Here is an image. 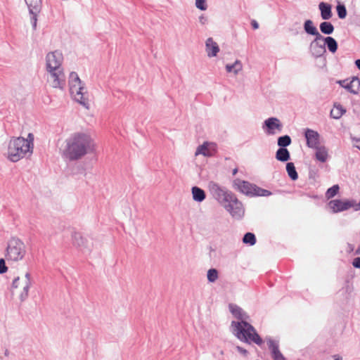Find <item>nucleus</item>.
I'll return each instance as SVG.
<instances>
[{
	"instance_id": "1",
	"label": "nucleus",
	"mask_w": 360,
	"mask_h": 360,
	"mask_svg": "<svg viewBox=\"0 0 360 360\" xmlns=\"http://www.w3.org/2000/svg\"><path fill=\"white\" fill-rule=\"evenodd\" d=\"M229 309L231 314L240 321H233L231 327L233 333L242 342L250 344L255 342L257 345L263 343L262 338L257 333L255 328L245 319L248 317L243 309L233 304H229Z\"/></svg>"
},
{
	"instance_id": "2",
	"label": "nucleus",
	"mask_w": 360,
	"mask_h": 360,
	"mask_svg": "<svg viewBox=\"0 0 360 360\" xmlns=\"http://www.w3.org/2000/svg\"><path fill=\"white\" fill-rule=\"evenodd\" d=\"M208 188L213 198L222 205L233 218H242L244 215L243 206L234 193L213 181L208 183Z\"/></svg>"
},
{
	"instance_id": "3",
	"label": "nucleus",
	"mask_w": 360,
	"mask_h": 360,
	"mask_svg": "<svg viewBox=\"0 0 360 360\" xmlns=\"http://www.w3.org/2000/svg\"><path fill=\"white\" fill-rule=\"evenodd\" d=\"M94 142L91 136L83 132H77L67 139L63 154L70 161L81 159L94 150Z\"/></svg>"
},
{
	"instance_id": "4",
	"label": "nucleus",
	"mask_w": 360,
	"mask_h": 360,
	"mask_svg": "<svg viewBox=\"0 0 360 360\" xmlns=\"http://www.w3.org/2000/svg\"><path fill=\"white\" fill-rule=\"evenodd\" d=\"M33 150H31L29 144H26V140L22 136L12 137L8 146V159L16 162L25 158L27 154L30 155Z\"/></svg>"
},
{
	"instance_id": "5",
	"label": "nucleus",
	"mask_w": 360,
	"mask_h": 360,
	"mask_svg": "<svg viewBox=\"0 0 360 360\" xmlns=\"http://www.w3.org/2000/svg\"><path fill=\"white\" fill-rule=\"evenodd\" d=\"M25 254V245L20 238L12 237L8 240L5 253V257L8 262L20 261Z\"/></svg>"
},
{
	"instance_id": "6",
	"label": "nucleus",
	"mask_w": 360,
	"mask_h": 360,
	"mask_svg": "<svg viewBox=\"0 0 360 360\" xmlns=\"http://www.w3.org/2000/svg\"><path fill=\"white\" fill-rule=\"evenodd\" d=\"M69 86L70 93L75 98V101L84 106H86L87 103L84 98V92L83 91L84 87L77 72H70L69 76Z\"/></svg>"
},
{
	"instance_id": "7",
	"label": "nucleus",
	"mask_w": 360,
	"mask_h": 360,
	"mask_svg": "<svg viewBox=\"0 0 360 360\" xmlns=\"http://www.w3.org/2000/svg\"><path fill=\"white\" fill-rule=\"evenodd\" d=\"M30 15V21L34 30H37V16L41 11V0H25Z\"/></svg>"
},
{
	"instance_id": "8",
	"label": "nucleus",
	"mask_w": 360,
	"mask_h": 360,
	"mask_svg": "<svg viewBox=\"0 0 360 360\" xmlns=\"http://www.w3.org/2000/svg\"><path fill=\"white\" fill-rule=\"evenodd\" d=\"M63 60V54L60 51H55L49 53L46 57L47 71H59V69L61 68Z\"/></svg>"
},
{
	"instance_id": "9",
	"label": "nucleus",
	"mask_w": 360,
	"mask_h": 360,
	"mask_svg": "<svg viewBox=\"0 0 360 360\" xmlns=\"http://www.w3.org/2000/svg\"><path fill=\"white\" fill-rule=\"evenodd\" d=\"M72 245L79 248L84 252H91L92 250V243H89L88 240L83 237L81 233L73 231L72 233Z\"/></svg>"
},
{
	"instance_id": "10",
	"label": "nucleus",
	"mask_w": 360,
	"mask_h": 360,
	"mask_svg": "<svg viewBox=\"0 0 360 360\" xmlns=\"http://www.w3.org/2000/svg\"><path fill=\"white\" fill-rule=\"evenodd\" d=\"M262 128L268 135H274L278 132H281L283 130V124L280 120L275 117H271L265 120Z\"/></svg>"
},
{
	"instance_id": "11",
	"label": "nucleus",
	"mask_w": 360,
	"mask_h": 360,
	"mask_svg": "<svg viewBox=\"0 0 360 360\" xmlns=\"http://www.w3.org/2000/svg\"><path fill=\"white\" fill-rule=\"evenodd\" d=\"M328 205L333 213H338L347 210L351 207L354 209V200H345L344 201L339 199L331 200Z\"/></svg>"
},
{
	"instance_id": "12",
	"label": "nucleus",
	"mask_w": 360,
	"mask_h": 360,
	"mask_svg": "<svg viewBox=\"0 0 360 360\" xmlns=\"http://www.w3.org/2000/svg\"><path fill=\"white\" fill-rule=\"evenodd\" d=\"M323 36L317 37L310 43L309 51L314 58L323 57L326 53L325 44L320 43L322 41Z\"/></svg>"
},
{
	"instance_id": "13",
	"label": "nucleus",
	"mask_w": 360,
	"mask_h": 360,
	"mask_svg": "<svg viewBox=\"0 0 360 360\" xmlns=\"http://www.w3.org/2000/svg\"><path fill=\"white\" fill-rule=\"evenodd\" d=\"M254 185V184H251L249 181L239 179H235L233 181V186L236 189L250 197H252L253 189L255 188Z\"/></svg>"
},
{
	"instance_id": "14",
	"label": "nucleus",
	"mask_w": 360,
	"mask_h": 360,
	"mask_svg": "<svg viewBox=\"0 0 360 360\" xmlns=\"http://www.w3.org/2000/svg\"><path fill=\"white\" fill-rule=\"evenodd\" d=\"M266 340L273 360H286L279 349L278 341L274 340L271 338H266Z\"/></svg>"
},
{
	"instance_id": "15",
	"label": "nucleus",
	"mask_w": 360,
	"mask_h": 360,
	"mask_svg": "<svg viewBox=\"0 0 360 360\" xmlns=\"http://www.w3.org/2000/svg\"><path fill=\"white\" fill-rule=\"evenodd\" d=\"M307 140V146L309 148H315L319 146V134L311 129H307L304 132Z\"/></svg>"
},
{
	"instance_id": "16",
	"label": "nucleus",
	"mask_w": 360,
	"mask_h": 360,
	"mask_svg": "<svg viewBox=\"0 0 360 360\" xmlns=\"http://www.w3.org/2000/svg\"><path fill=\"white\" fill-rule=\"evenodd\" d=\"M51 76L53 78L52 86L53 88H59L63 89L65 85V75L61 68L58 70L48 71Z\"/></svg>"
},
{
	"instance_id": "17",
	"label": "nucleus",
	"mask_w": 360,
	"mask_h": 360,
	"mask_svg": "<svg viewBox=\"0 0 360 360\" xmlns=\"http://www.w3.org/2000/svg\"><path fill=\"white\" fill-rule=\"evenodd\" d=\"M32 279L30 272H27L25 275V281L23 282L22 290L19 295L20 302H25L29 296V290L32 285Z\"/></svg>"
},
{
	"instance_id": "18",
	"label": "nucleus",
	"mask_w": 360,
	"mask_h": 360,
	"mask_svg": "<svg viewBox=\"0 0 360 360\" xmlns=\"http://www.w3.org/2000/svg\"><path fill=\"white\" fill-rule=\"evenodd\" d=\"M205 51L207 56L210 58L217 56L219 52V47L217 42L213 41L212 37H209L205 41Z\"/></svg>"
},
{
	"instance_id": "19",
	"label": "nucleus",
	"mask_w": 360,
	"mask_h": 360,
	"mask_svg": "<svg viewBox=\"0 0 360 360\" xmlns=\"http://www.w3.org/2000/svg\"><path fill=\"white\" fill-rule=\"evenodd\" d=\"M319 8L321 12V17L323 20H328L332 18V6L330 4L322 1L319 3Z\"/></svg>"
},
{
	"instance_id": "20",
	"label": "nucleus",
	"mask_w": 360,
	"mask_h": 360,
	"mask_svg": "<svg viewBox=\"0 0 360 360\" xmlns=\"http://www.w3.org/2000/svg\"><path fill=\"white\" fill-rule=\"evenodd\" d=\"M304 32L309 35L314 36L315 38L317 37L322 36L317 28L314 26V22L311 20H306L303 25Z\"/></svg>"
},
{
	"instance_id": "21",
	"label": "nucleus",
	"mask_w": 360,
	"mask_h": 360,
	"mask_svg": "<svg viewBox=\"0 0 360 360\" xmlns=\"http://www.w3.org/2000/svg\"><path fill=\"white\" fill-rule=\"evenodd\" d=\"M346 89L353 94H358L360 91V79L358 77H353L352 80L347 83Z\"/></svg>"
},
{
	"instance_id": "22",
	"label": "nucleus",
	"mask_w": 360,
	"mask_h": 360,
	"mask_svg": "<svg viewBox=\"0 0 360 360\" xmlns=\"http://www.w3.org/2000/svg\"><path fill=\"white\" fill-rule=\"evenodd\" d=\"M322 41H323L325 47L327 46L330 52L335 53L337 51L338 49V44L333 37L323 36Z\"/></svg>"
},
{
	"instance_id": "23",
	"label": "nucleus",
	"mask_w": 360,
	"mask_h": 360,
	"mask_svg": "<svg viewBox=\"0 0 360 360\" xmlns=\"http://www.w3.org/2000/svg\"><path fill=\"white\" fill-rule=\"evenodd\" d=\"M191 193L193 199L195 202H201L206 198L205 191L196 186L192 187Z\"/></svg>"
},
{
	"instance_id": "24",
	"label": "nucleus",
	"mask_w": 360,
	"mask_h": 360,
	"mask_svg": "<svg viewBox=\"0 0 360 360\" xmlns=\"http://www.w3.org/2000/svg\"><path fill=\"white\" fill-rule=\"evenodd\" d=\"M276 158L280 162H287L290 159V154L286 148H279L276 153Z\"/></svg>"
},
{
	"instance_id": "25",
	"label": "nucleus",
	"mask_w": 360,
	"mask_h": 360,
	"mask_svg": "<svg viewBox=\"0 0 360 360\" xmlns=\"http://www.w3.org/2000/svg\"><path fill=\"white\" fill-rule=\"evenodd\" d=\"M346 112V109L340 103L334 104V109L330 111V117L333 119H340Z\"/></svg>"
},
{
	"instance_id": "26",
	"label": "nucleus",
	"mask_w": 360,
	"mask_h": 360,
	"mask_svg": "<svg viewBox=\"0 0 360 360\" xmlns=\"http://www.w3.org/2000/svg\"><path fill=\"white\" fill-rule=\"evenodd\" d=\"M315 149L316 150L315 153L316 160L321 162H326L328 157V150L326 148L325 146H318L317 148H315Z\"/></svg>"
},
{
	"instance_id": "27",
	"label": "nucleus",
	"mask_w": 360,
	"mask_h": 360,
	"mask_svg": "<svg viewBox=\"0 0 360 360\" xmlns=\"http://www.w3.org/2000/svg\"><path fill=\"white\" fill-rule=\"evenodd\" d=\"M243 68L241 62L239 60H236L233 64H226V70L228 72H233L234 75H237Z\"/></svg>"
},
{
	"instance_id": "28",
	"label": "nucleus",
	"mask_w": 360,
	"mask_h": 360,
	"mask_svg": "<svg viewBox=\"0 0 360 360\" xmlns=\"http://www.w3.org/2000/svg\"><path fill=\"white\" fill-rule=\"evenodd\" d=\"M319 29L321 33L324 34H331L334 32V26L330 22L324 21L319 25Z\"/></svg>"
},
{
	"instance_id": "29",
	"label": "nucleus",
	"mask_w": 360,
	"mask_h": 360,
	"mask_svg": "<svg viewBox=\"0 0 360 360\" xmlns=\"http://www.w3.org/2000/svg\"><path fill=\"white\" fill-rule=\"evenodd\" d=\"M285 168L290 179L296 181L298 179V174L296 171L294 163L291 162H287Z\"/></svg>"
},
{
	"instance_id": "30",
	"label": "nucleus",
	"mask_w": 360,
	"mask_h": 360,
	"mask_svg": "<svg viewBox=\"0 0 360 360\" xmlns=\"http://www.w3.org/2000/svg\"><path fill=\"white\" fill-rule=\"evenodd\" d=\"M253 193L252 197L253 196H269L272 194V193L266 189L262 188L257 186L254 185Z\"/></svg>"
},
{
	"instance_id": "31",
	"label": "nucleus",
	"mask_w": 360,
	"mask_h": 360,
	"mask_svg": "<svg viewBox=\"0 0 360 360\" xmlns=\"http://www.w3.org/2000/svg\"><path fill=\"white\" fill-rule=\"evenodd\" d=\"M292 143V139L289 135L279 136L277 140V144L279 148H286Z\"/></svg>"
},
{
	"instance_id": "32",
	"label": "nucleus",
	"mask_w": 360,
	"mask_h": 360,
	"mask_svg": "<svg viewBox=\"0 0 360 360\" xmlns=\"http://www.w3.org/2000/svg\"><path fill=\"white\" fill-rule=\"evenodd\" d=\"M257 242L256 236L253 233L248 232L243 238V243L249 245H254Z\"/></svg>"
},
{
	"instance_id": "33",
	"label": "nucleus",
	"mask_w": 360,
	"mask_h": 360,
	"mask_svg": "<svg viewBox=\"0 0 360 360\" xmlns=\"http://www.w3.org/2000/svg\"><path fill=\"white\" fill-rule=\"evenodd\" d=\"M336 11L338 16L340 19H345L346 18L347 11L344 4L338 2V5L336 6Z\"/></svg>"
},
{
	"instance_id": "34",
	"label": "nucleus",
	"mask_w": 360,
	"mask_h": 360,
	"mask_svg": "<svg viewBox=\"0 0 360 360\" xmlns=\"http://www.w3.org/2000/svg\"><path fill=\"white\" fill-rule=\"evenodd\" d=\"M340 186L338 184L333 185L326 192V198L329 200L335 197L339 192Z\"/></svg>"
},
{
	"instance_id": "35",
	"label": "nucleus",
	"mask_w": 360,
	"mask_h": 360,
	"mask_svg": "<svg viewBox=\"0 0 360 360\" xmlns=\"http://www.w3.org/2000/svg\"><path fill=\"white\" fill-rule=\"evenodd\" d=\"M207 281L210 283H214L219 278V272L217 269L212 268L207 273Z\"/></svg>"
},
{
	"instance_id": "36",
	"label": "nucleus",
	"mask_w": 360,
	"mask_h": 360,
	"mask_svg": "<svg viewBox=\"0 0 360 360\" xmlns=\"http://www.w3.org/2000/svg\"><path fill=\"white\" fill-rule=\"evenodd\" d=\"M198 154H202L206 157L210 156V154L207 151V146L206 145V143H203L202 145H200L198 147L195 152V155H198Z\"/></svg>"
},
{
	"instance_id": "37",
	"label": "nucleus",
	"mask_w": 360,
	"mask_h": 360,
	"mask_svg": "<svg viewBox=\"0 0 360 360\" xmlns=\"http://www.w3.org/2000/svg\"><path fill=\"white\" fill-rule=\"evenodd\" d=\"M195 6L200 11H205L207 8L206 0H195Z\"/></svg>"
},
{
	"instance_id": "38",
	"label": "nucleus",
	"mask_w": 360,
	"mask_h": 360,
	"mask_svg": "<svg viewBox=\"0 0 360 360\" xmlns=\"http://www.w3.org/2000/svg\"><path fill=\"white\" fill-rule=\"evenodd\" d=\"M20 279L19 276H17L14 278L13 280L11 286V291L12 294L13 293V290L18 288L20 286Z\"/></svg>"
},
{
	"instance_id": "39",
	"label": "nucleus",
	"mask_w": 360,
	"mask_h": 360,
	"mask_svg": "<svg viewBox=\"0 0 360 360\" xmlns=\"http://www.w3.org/2000/svg\"><path fill=\"white\" fill-rule=\"evenodd\" d=\"M26 140V144H29L31 150H33L34 148V135L32 133H29L27 138L25 139Z\"/></svg>"
},
{
	"instance_id": "40",
	"label": "nucleus",
	"mask_w": 360,
	"mask_h": 360,
	"mask_svg": "<svg viewBox=\"0 0 360 360\" xmlns=\"http://www.w3.org/2000/svg\"><path fill=\"white\" fill-rule=\"evenodd\" d=\"M5 259H6V258L0 259V274H3L6 273L8 270V267L6 264Z\"/></svg>"
},
{
	"instance_id": "41",
	"label": "nucleus",
	"mask_w": 360,
	"mask_h": 360,
	"mask_svg": "<svg viewBox=\"0 0 360 360\" xmlns=\"http://www.w3.org/2000/svg\"><path fill=\"white\" fill-rule=\"evenodd\" d=\"M352 265L354 268L360 269V257H355L353 259Z\"/></svg>"
},
{
	"instance_id": "42",
	"label": "nucleus",
	"mask_w": 360,
	"mask_h": 360,
	"mask_svg": "<svg viewBox=\"0 0 360 360\" xmlns=\"http://www.w3.org/2000/svg\"><path fill=\"white\" fill-rule=\"evenodd\" d=\"M236 349H237V351H238L239 353L242 354H243V356H247V355H248V350H247V349H244V348H243L242 347L237 346V347H236Z\"/></svg>"
},
{
	"instance_id": "43",
	"label": "nucleus",
	"mask_w": 360,
	"mask_h": 360,
	"mask_svg": "<svg viewBox=\"0 0 360 360\" xmlns=\"http://www.w3.org/2000/svg\"><path fill=\"white\" fill-rule=\"evenodd\" d=\"M352 141L355 142V143L354 144V146L360 150V139L353 138Z\"/></svg>"
},
{
	"instance_id": "44",
	"label": "nucleus",
	"mask_w": 360,
	"mask_h": 360,
	"mask_svg": "<svg viewBox=\"0 0 360 360\" xmlns=\"http://www.w3.org/2000/svg\"><path fill=\"white\" fill-rule=\"evenodd\" d=\"M251 26L254 30H257L259 28V24L255 20H252L251 21Z\"/></svg>"
},
{
	"instance_id": "45",
	"label": "nucleus",
	"mask_w": 360,
	"mask_h": 360,
	"mask_svg": "<svg viewBox=\"0 0 360 360\" xmlns=\"http://www.w3.org/2000/svg\"><path fill=\"white\" fill-rule=\"evenodd\" d=\"M347 83H349L347 79L338 81V84L345 89L347 86Z\"/></svg>"
},
{
	"instance_id": "46",
	"label": "nucleus",
	"mask_w": 360,
	"mask_h": 360,
	"mask_svg": "<svg viewBox=\"0 0 360 360\" xmlns=\"http://www.w3.org/2000/svg\"><path fill=\"white\" fill-rule=\"evenodd\" d=\"M354 210H360V200L359 203H356V200H354Z\"/></svg>"
},
{
	"instance_id": "47",
	"label": "nucleus",
	"mask_w": 360,
	"mask_h": 360,
	"mask_svg": "<svg viewBox=\"0 0 360 360\" xmlns=\"http://www.w3.org/2000/svg\"><path fill=\"white\" fill-rule=\"evenodd\" d=\"M354 64L356 68L360 70V59H357L354 61Z\"/></svg>"
},
{
	"instance_id": "48",
	"label": "nucleus",
	"mask_w": 360,
	"mask_h": 360,
	"mask_svg": "<svg viewBox=\"0 0 360 360\" xmlns=\"http://www.w3.org/2000/svg\"><path fill=\"white\" fill-rule=\"evenodd\" d=\"M200 22L202 23V24H205L206 22H207V18H205V17L203 16H201L200 17Z\"/></svg>"
},
{
	"instance_id": "49",
	"label": "nucleus",
	"mask_w": 360,
	"mask_h": 360,
	"mask_svg": "<svg viewBox=\"0 0 360 360\" xmlns=\"http://www.w3.org/2000/svg\"><path fill=\"white\" fill-rule=\"evenodd\" d=\"M334 358H335V360H342V357L338 355H335Z\"/></svg>"
},
{
	"instance_id": "50",
	"label": "nucleus",
	"mask_w": 360,
	"mask_h": 360,
	"mask_svg": "<svg viewBox=\"0 0 360 360\" xmlns=\"http://www.w3.org/2000/svg\"><path fill=\"white\" fill-rule=\"evenodd\" d=\"M237 172H238V169H237V168H235V169L233 170L232 174H233V175L234 176V175H236V174H237Z\"/></svg>"
},
{
	"instance_id": "51",
	"label": "nucleus",
	"mask_w": 360,
	"mask_h": 360,
	"mask_svg": "<svg viewBox=\"0 0 360 360\" xmlns=\"http://www.w3.org/2000/svg\"><path fill=\"white\" fill-rule=\"evenodd\" d=\"M4 355H5L6 356H8L9 355V351H8V349H6L5 350V352H4Z\"/></svg>"
},
{
	"instance_id": "52",
	"label": "nucleus",
	"mask_w": 360,
	"mask_h": 360,
	"mask_svg": "<svg viewBox=\"0 0 360 360\" xmlns=\"http://www.w3.org/2000/svg\"><path fill=\"white\" fill-rule=\"evenodd\" d=\"M356 255H359L360 254V247L357 248V250H356Z\"/></svg>"
}]
</instances>
